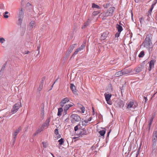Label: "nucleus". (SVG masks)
Masks as SVG:
<instances>
[{"label":"nucleus","mask_w":157,"mask_h":157,"mask_svg":"<svg viewBox=\"0 0 157 157\" xmlns=\"http://www.w3.org/2000/svg\"><path fill=\"white\" fill-rule=\"evenodd\" d=\"M43 129V128L42 127H41L40 128H39L38 130H36L34 134L35 135H36L38 134L40 132L42 131Z\"/></svg>","instance_id":"32"},{"label":"nucleus","mask_w":157,"mask_h":157,"mask_svg":"<svg viewBox=\"0 0 157 157\" xmlns=\"http://www.w3.org/2000/svg\"><path fill=\"white\" fill-rule=\"evenodd\" d=\"M5 40V39L3 38L2 37L0 38V43H3Z\"/></svg>","instance_id":"38"},{"label":"nucleus","mask_w":157,"mask_h":157,"mask_svg":"<svg viewBox=\"0 0 157 157\" xmlns=\"http://www.w3.org/2000/svg\"><path fill=\"white\" fill-rule=\"evenodd\" d=\"M144 67V64L142 63L138 66V67L136 69V71L138 73L140 72Z\"/></svg>","instance_id":"11"},{"label":"nucleus","mask_w":157,"mask_h":157,"mask_svg":"<svg viewBox=\"0 0 157 157\" xmlns=\"http://www.w3.org/2000/svg\"><path fill=\"white\" fill-rule=\"evenodd\" d=\"M18 133H16V132H14V133H13V142H14L15 141V140H16V136H17V135Z\"/></svg>","instance_id":"35"},{"label":"nucleus","mask_w":157,"mask_h":157,"mask_svg":"<svg viewBox=\"0 0 157 157\" xmlns=\"http://www.w3.org/2000/svg\"><path fill=\"white\" fill-rule=\"evenodd\" d=\"M85 46V44H82V45L79 48L77 49L74 52L73 54L72 55L71 57H73L74 55L77 54L78 52H80L81 50L84 49Z\"/></svg>","instance_id":"6"},{"label":"nucleus","mask_w":157,"mask_h":157,"mask_svg":"<svg viewBox=\"0 0 157 157\" xmlns=\"http://www.w3.org/2000/svg\"><path fill=\"white\" fill-rule=\"evenodd\" d=\"M36 26V22L34 21H32L29 23V29L31 30L33 28Z\"/></svg>","instance_id":"16"},{"label":"nucleus","mask_w":157,"mask_h":157,"mask_svg":"<svg viewBox=\"0 0 157 157\" xmlns=\"http://www.w3.org/2000/svg\"><path fill=\"white\" fill-rule=\"evenodd\" d=\"M80 125V124H78V125L76 126L74 128V130L76 131L78 129V126Z\"/></svg>","instance_id":"41"},{"label":"nucleus","mask_w":157,"mask_h":157,"mask_svg":"<svg viewBox=\"0 0 157 157\" xmlns=\"http://www.w3.org/2000/svg\"><path fill=\"white\" fill-rule=\"evenodd\" d=\"M45 79V77H43L42 78L41 81L40 82L39 86L37 90V92H40L43 89L44 81Z\"/></svg>","instance_id":"8"},{"label":"nucleus","mask_w":157,"mask_h":157,"mask_svg":"<svg viewBox=\"0 0 157 157\" xmlns=\"http://www.w3.org/2000/svg\"><path fill=\"white\" fill-rule=\"evenodd\" d=\"M8 12L7 11H6L5 13L3 15L4 17L5 18H8L9 17L7 15V14H8Z\"/></svg>","instance_id":"36"},{"label":"nucleus","mask_w":157,"mask_h":157,"mask_svg":"<svg viewBox=\"0 0 157 157\" xmlns=\"http://www.w3.org/2000/svg\"><path fill=\"white\" fill-rule=\"evenodd\" d=\"M70 118H71V122L73 124L80 121L81 120L80 116L76 114H72L70 116Z\"/></svg>","instance_id":"4"},{"label":"nucleus","mask_w":157,"mask_h":157,"mask_svg":"<svg viewBox=\"0 0 157 157\" xmlns=\"http://www.w3.org/2000/svg\"><path fill=\"white\" fill-rule=\"evenodd\" d=\"M109 5L110 4L109 3H107L103 5V6L105 8H107L109 6Z\"/></svg>","instance_id":"37"},{"label":"nucleus","mask_w":157,"mask_h":157,"mask_svg":"<svg viewBox=\"0 0 157 157\" xmlns=\"http://www.w3.org/2000/svg\"><path fill=\"white\" fill-rule=\"evenodd\" d=\"M82 126H84V125H86V123H85V122H84V121L82 122Z\"/></svg>","instance_id":"52"},{"label":"nucleus","mask_w":157,"mask_h":157,"mask_svg":"<svg viewBox=\"0 0 157 157\" xmlns=\"http://www.w3.org/2000/svg\"><path fill=\"white\" fill-rule=\"evenodd\" d=\"M154 118V116H152L150 118L149 122H152Z\"/></svg>","instance_id":"45"},{"label":"nucleus","mask_w":157,"mask_h":157,"mask_svg":"<svg viewBox=\"0 0 157 157\" xmlns=\"http://www.w3.org/2000/svg\"><path fill=\"white\" fill-rule=\"evenodd\" d=\"M152 147L155 148L157 142V131L154 130L152 137Z\"/></svg>","instance_id":"3"},{"label":"nucleus","mask_w":157,"mask_h":157,"mask_svg":"<svg viewBox=\"0 0 157 157\" xmlns=\"http://www.w3.org/2000/svg\"><path fill=\"white\" fill-rule=\"evenodd\" d=\"M153 8L152 7H151L150 10L147 13L148 17H149V15H151Z\"/></svg>","instance_id":"30"},{"label":"nucleus","mask_w":157,"mask_h":157,"mask_svg":"<svg viewBox=\"0 0 157 157\" xmlns=\"http://www.w3.org/2000/svg\"><path fill=\"white\" fill-rule=\"evenodd\" d=\"M77 45L76 44H73L71 45L70 47L68 48L67 51L66 53V55L67 56H69L70 54V53L72 52L73 49L75 48V45Z\"/></svg>","instance_id":"7"},{"label":"nucleus","mask_w":157,"mask_h":157,"mask_svg":"<svg viewBox=\"0 0 157 157\" xmlns=\"http://www.w3.org/2000/svg\"><path fill=\"white\" fill-rule=\"evenodd\" d=\"M54 133L56 135H57L58 134V129H56L55 130Z\"/></svg>","instance_id":"44"},{"label":"nucleus","mask_w":157,"mask_h":157,"mask_svg":"<svg viewBox=\"0 0 157 157\" xmlns=\"http://www.w3.org/2000/svg\"><path fill=\"white\" fill-rule=\"evenodd\" d=\"M77 105L78 107L81 108L82 106H83L80 103H77Z\"/></svg>","instance_id":"48"},{"label":"nucleus","mask_w":157,"mask_h":157,"mask_svg":"<svg viewBox=\"0 0 157 157\" xmlns=\"http://www.w3.org/2000/svg\"><path fill=\"white\" fill-rule=\"evenodd\" d=\"M40 46H37V50L38 51V54L39 53V52H40L39 49H40Z\"/></svg>","instance_id":"50"},{"label":"nucleus","mask_w":157,"mask_h":157,"mask_svg":"<svg viewBox=\"0 0 157 157\" xmlns=\"http://www.w3.org/2000/svg\"><path fill=\"white\" fill-rule=\"evenodd\" d=\"M67 110H64V111H63V113L64 115H66L67 114Z\"/></svg>","instance_id":"54"},{"label":"nucleus","mask_w":157,"mask_h":157,"mask_svg":"<svg viewBox=\"0 0 157 157\" xmlns=\"http://www.w3.org/2000/svg\"><path fill=\"white\" fill-rule=\"evenodd\" d=\"M58 138H60L61 137V136L60 135H59V136H58Z\"/></svg>","instance_id":"64"},{"label":"nucleus","mask_w":157,"mask_h":157,"mask_svg":"<svg viewBox=\"0 0 157 157\" xmlns=\"http://www.w3.org/2000/svg\"><path fill=\"white\" fill-rule=\"evenodd\" d=\"M144 55V51H141L138 55V57L139 58H142L143 57Z\"/></svg>","instance_id":"31"},{"label":"nucleus","mask_w":157,"mask_h":157,"mask_svg":"<svg viewBox=\"0 0 157 157\" xmlns=\"http://www.w3.org/2000/svg\"><path fill=\"white\" fill-rule=\"evenodd\" d=\"M122 73V75H126L128 74L130 72V71L127 70H121Z\"/></svg>","instance_id":"26"},{"label":"nucleus","mask_w":157,"mask_h":157,"mask_svg":"<svg viewBox=\"0 0 157 157\" xmlns=\"http://www.w3.org/2000/svg\"><path fill=\"white\" fill-rule=\"evenodd\" d=\"M41 113H40V117L42 118H43L44 117V107H42L41 109Z\"/></svg>","instance_id":"25"},{"label":"nucleus","mask_w":157,"mask_h":157,"mask_svg":"<svg viewBox=\"0 0 157 157\" xmlns=\"http://www.w3.org/2000/svg\"><path fill=\"white\" fill-rule=\"evenodd\" d=\"M5 68V66H4L3 67H2L1 69V71H0V72H2V71H4V70Z\"/></svg>","instance_id":"53"},{"label":"nucleus","mask_w":157,"mask_h":157,"mask_svg":"<svg viewBox=\"0 0 157 157\" xmlns=\"http://www.w3.org/2000/svg\"><path fill=\"white\" fill-rule=\"evenodd\" d=\"M116 28L118 30L117 32H121L123 30V28L122 26L117 24L116 25Z\"/></svg>","instance_id":"20"},{"label":"nucleus","mask_w":157,"mask_h":157,"mask_svg":"<svg viewBox=\"0 0 157 157\" xmlns=\"http://www.w3.org/2000/svg\"><path fill=\"white\" fill-rule=\"evenodd\" d=\"M105 130H106L104 128V130L100 131L99 133L101 136H104L105 133Z\"/></svg>","instance_id":"27"},{"label":"nucleus","mask_w":157,"mask_h":157,"mask_svg":"<svg viewBox=\"0 0 157 157\" xmlns=\"http://www.w3.org/2000/svg\"><path fill=\"white\" fill-rule=\"evenodd\" d=\"M23 5L22 3L21 5V7L18 9V11L17 14L18 18V24L21 25L24 15V10L22 7Z\"/></svg>","instance_id":"2"},{"label":"nucleus","mask_w":157,"mask_h":157,"mask_svg":"<svg viewBox=\"0 0 157 157\" xmlns=\"http://www.w3.org/2000/svg\"><path fill=\"white\" fill-rule=\"evenodd\" d=\"M144 103H146L147 101V97H144Z\"/></svg>","instance_id":"46"},{"label":"nucleus","mask_w":157,"mask_h":157,"mask_svg":"<svg viewBox=\"0 0 157 157\" xmlns=\"http://www.w3.org/2000/svg\"><path fill=\"white\" fill-rule=\"evenodd\" d=\"M54 84L55 83H54L52 85V86H51V89H50L49 90H51L52 89V88L53 87V85H54Z\"/></svg>","instance_id":"59"},{"label":"nucleus","mask_w":157,"mask_h":157,"mask_svg":"<svg viewBox=\"0 0 157 157\" xmlns=\"http://www.w3.org/2000/svg\"><path fill=\"white\" fill-rule=\"evenodd\" d=\"M21 106V102H18L17 103L14 105L11 110V113H12L14 114L16 113Z\"/></svg>","instance_id":"5"},{"label":"nucleus","mask_w":157,"mask_h":157,"mask_svg":"<svg viewBox=\"0 0 157 157\" xmlns=\"http://www.w3.org/2000/svg\"><path fill=\"white\" fill-rule=\"evenodd\" d=\"M92 118V117H90L89 118V120H88V121H91V120Z\"/></svg>","instance_id":"60"},{"label":"nucleus","mask_w":157,"mask_h":157,"mask_svg":"<svg viewBox=\"0 0 157 157\" xmlns=\"http://www.w3.org/2000/svg\"><path fill=\"white\" fill-rule=\"evenodd\" d=\"M108 34V32L107 31H106L102 33L101 36V40H105L106 39Z\"/></svg>","instance_id":"18"},{"label":"nucleus","mask_w":157,"mask_h":157,"mask_svg":"<svg viewBox=\"0 0 157 157\" xmlns=\"http://www.w3.org/2000/svg\"><path fill=\"white\" fill-rule=\"evenodd\" d=\"M121 32H117L115 34V36L116 38H118L120 36Z\"/></svg>","instance_id":"39"},{"label":"nucleus","mask_w":157,"mask_h":157,"mask_svg":"<svg viewBox=\"0 0 157 157\" xmlns=\"http://www.w3.org/2000/svg\"><path fill=\"white\" fill-rule=\"evenodd\" d=\"M124 104L123 101H121L120 102V107L121 108L123 107L124 106Z\"/></svg>","instance_id":"43"},{"label":"nucleus","mask_w":157,"mask_h":157,"mask_svg":"<svg viewBox=\"0 0 157 157\" xmlns=\"http://www.w3.org/2000/svg\"><path fill=\"white\" fill-rule=\"evenodd\" d=\"M50 122V118L47 119L45 121V123H44L42 126L43 128H44L45 127L47 128L49 126V122Z\"/></svg>","instance_id":"14"},{"label":"nucleus","mask_w":157,"mask_h":157,"mask_svg":"<svg viewBox=\"0 0 157 157\" xmlns=\"http://www.w3.org/2000/svg\"><path fill=\"white\" fill-rule=\"evenodd\" d=\"M91 20L88 19L84 23V25L82 27V29H85L88 26L91 22Z\"/></svg>","instance_id":"17"},{"label":"nucleus","mask_w":157,"mask_h":157,"mask_svg":"<svg viewBox=\"0 0 157 157\" xmlns=\"http://www.w3.org/2000/svg\"><path fill=\"white\" fill-rule=\"evenodd\" d=\"M63 111V109L62 108H59L58 109V112L57 113V115L58 116H60L61 115V113Z\"/></svg>","instance_id":"28"},{"label":"nucleus","mask_w":157,"mask_h":157,"mask_svg":"<svg viewBox=\"0 0 157 157\" xmlns=\"http://www.w3.org/2000/svg\"><path fill=\"white\" fill-rule=\"evenodd\" d=\"M100 16L101 17L103 20L105 19L107 17L109 16L106 12L101 13Z\"/></svg>","instance_id":"19"},{"label":"nucleus","mask_w":157,"mask_h":157,"mask_svg":"<svg viewBox=\"0 0 157 157\" xmlns=\"http://www.w3.org/2000/svg\"><path fill=\"white\" fill-rule=\"evenodd\" d=\"M88 120H85L84 121L85 122V123H86V124L88 122Z\"/></svg>","instance_id":"57"},{"label":"nucleus","mask_w":157,"mask_h":157,"mask_svg":"<svg viewBox=\"0 0 157 157\" xmlns=\"http://www.w3.org/2000/svg\"><path fill=\"white\" fill-rule=\"evenodd\" d=\"M152 122H149V128H148L149 131V130H150V127L152 124Z\"/></svg>","instance_id":"47"},{"label":"nucleus","mask_w":157,"mask_h":157,"mask_svg":"<svg viewBox=\"0 0 157 157\" xmlns=\"http://www.w3.org/2000/svg\"><path fill=\"white\" fill-rule=\"evenodd\" d=\"M74 104L73 103L72 104L66 105L64 108V110H67L71 107Z\"/></svg>","instance_id":"23"},{"label":"nucleus","mask_w":157,"mask_h":157,"mask_svg":"<svg viewBox=\"0 0 157 157\" xmlns=\"http://www.w3.org/2000/svg\"><path fill=\"white\" fill-rule=\"evenodd\" d=\"M21 127H19L17 129L20 131L21 130Z\"/></svg>","instance_id":"58"},{"label":"nucleus","mask_w":157,"mask_h":157,"mask_svg":"<svg viewBox=\"0 0 157 157\" xmlns=\"http://www.w3.org/2000/svg\"><path fill=\"white\" fill-rule=\"evenodd\" d=\"M155 61L153 60H151L149 62V71H150L151 70L154 68Z\"/></svg>","instance_id":"15"},{"label":"nucleus","mask_w":157,"mask_h":157,"mask_svg":"<svg viewBox=\"0 0 157 157\" xmlns=\"http://www.w3.org/2000/svg\"><path fill=\"white\" fill-rule=\"evenodd\" d=\"M100 11H94L93 13V14L94 16H96L100 13Z\"/></svg>","instance_id":"33"},{"label":"nucleus","mask_w":157,"mask_h":157,"mask_svg":"<svg viewBox=\"0 0 157 157\" xmlns=\"http://www.w3.org/2000/svg\"><path fill=\"white\" fill-rule=\"evenodd\" d=\"M80 109L81 110L82 112V113H84L85 111V108L84 106H82V107H81Z\"/></svg>","instance_id":"40"},{"label":"nucleus","mask_w":157,"mask_h":157,"mask_svg":"<svg viewBox=\"0 0 157 157\" xmlns=\"http://www.w3.org/2000/svg\"><path fill=\"white\" fill-rule=\"evenodd\" d=\"M139 149L138 150V151H137V152H136V157H137L138 155V154H139Z\"/></svg>","instance_id":"55"},{"label":"nucleus","mask_w":157,"mask_h":157,"mask_svg":"<svg viewBox=\"0 0 157 157\" xmlns=\"http://www.w3.org/2000/svg\"><path fill=\"white\" fill-rule=\"evenodd\" d=\"M105 97L106 99V101H107V103L108 104H109V103H108V101H109V100H110V98L111 97V95L110 94H105Z\"/></svg>","instance_id":"21"},{"label":"nucleus","mask_w":157,"mask_h":157,"mask_svg":"<svg viewBox=\"0 0 157 157\" xmlns=\"http://www.w3.org/2000/svg\"><path fill=\"white\" fill-rule=\"evenodd\" d=\"M92 7L93 8H96L98 9H100L101 8L100 6H99L95 4L94 3L92 4Z\"/></svg>","instance_id":"29"},{"label":"nucleus","mask_w":157,"mask_h":157,"mask_svg":"<svg viewBox=\"0 0 157 157\" xmlns=\"http://www.w3.org/2000/svg\"><path fill=\"white\" fill-rule=\"evenodd\" d=\"M59 79V78H57L55 80V82H54V83H55V82L57 81V80H58V79Z\"/></svg>","instance_id":"63"},{"label":"nucleus","mask_w":157,"mask_h":157,"mask_svg":"<svg viewBox=\"0 0 157 157\" xmlns=\"http://www.w3.org/2000/svg\"><path fill=\"white\" fill-rule=\"evenodd\" d=\"M87 134V132L85 128H83L82 131H81L79 133V135H81L82 136L83 135H86Z\"/></svg>","instance_id":"22"},{"label":"nucleus","mask_w":157,"mask_h":157,"mask_svg":"<svg viewBox=\"0 0 157 157\" xmlns=\"http://www.w3.org/2000/svg\"><path fill=\"white\" fill-rule=\"evenodd\" d=\"M115 8L113 7H110L106 12L109 16H112L114 12Z\"/></svg>","instance_id":"9"},{"label":"nucleus","mask_w":157,"mask_h":157,"mask_svg":"<svg viewBox=\"0 0 157 157\" xmlns=\"http://www.w3.org/2000/svg\"><path fill=\"white\" fill-rule=\"evenodd\" d=\"M64 139L63 138H61L58 140V142L59 143V144L60 145H62L63 144Z\"/></svg>","instance_id":"34"},{"label":"nucleus","mask_w":157,"mask_h":157,"mask_svg":"<svg viewBox=\"0 0 157 157\" xmlns=\"http://www.w3.org/2000/svg\"><path fill=\"white\" fill-rule=\"evenodd\" d=\"M42 144L43 147H44L46 148L47 147V144L46 143L43 142L42 143Z\"/></svg>","instance_id":"42"},{"label":"nucleus","mask_w":157,"mask_h":157,"mask_svg":"<svg viewBox=\"0 0 157 157\" xmlns=\"http://www.w3.org/2000/svg\"><path fill=\"white\" fill-rule=\"evenodd\" d=\"M110 100H109V101H108V103H109V104L110 105L111 104V101H110Z\"/></svg>","instance_id":"61"},{"label":"nucleus","mask_w":157,"mask_h":157,"mask_svg":"<svg viewBox=\"0 0 157 157\" xmlns=\"http://www.w3.org/2000/svg\"><path fill=\"white\" fill-rule=\"evenodd\" d=\"M70 88L72 90L73 93L75 95H78L77 91L76 90L75 87L73 84L71 83L70 84Z\"/></svg>","instance_id":"13"},{"label":"nucleus","mask_w":157,"mask_h":157,"mask_svg":"<svg viewBox=\"0 0 157 157\" xmlns=\"http://www.w3.org/2000/svg\"><path fill=\"white\" fill-rule=\"evenodd\" d=\"M20 131H19V130H18V129H17L16 130V131L15 132H16V133H18Z\"/></svg>","instance_id":"56"},{"label":"nucleus","mask_w":157,"mask_h":157,"mask_svg":"<svg viewBox=\"0 0 157 157\" xmlns=\"http://www.w3.org/2000/svg\"><path fill=\"white\" fill-rule=\"evenodd\" d=\"M156 3V2H154L152 4L151 6V7H152L153 8H154V6L155 5V4Z\"/></svg>","instance_id":"49"},{"label":"nucleus","mask_w":157,"mask_h":157,"mask_svg":"<svg viewBox=\"0 0 157 157\" xmlns=\"http://www.w3.org/2000/svg\"><path fill=\"white\" fill-rule=\"evenodd\" d=\"M69 101V100L67 98H66L63 99L60 103V106L62 107H63L64 106L65 104Z\"/></svg>","instance_id":"10"},{"label":"nucleus","mask_w":157,"mask_h":157,"mask_svg":"<svg viewBox=\"0 0 157 157\" xmlns=\"http://www.w3.org/2000/svg\"><path fill=\"white\" fill-rule=\"evenodd\" d=\"M137 106V104H134V102L132 101L129 102L128 103V104L127 108L128 109H129L131 108H132L134 109Z\"/></svg>","instance_id":"12"},{"label":"nucleus","mask_w":157,"mask_h":157,"mask_svg":"<svg viewBox=\"0 0 157 157\" xmlns=\"http://www.w3.org/2000/svg\"><path fill=\"white\" fill-rule=\"evenodd\" d=\"M144 19L143 17H141L140 18V22L141 23L142 21L144 20Z\"/></svg>","instance_id":"51"},{"label":"nucleus","mask_w":157,"mask_h":157,"mask_svg":"<svg viewBox=\"0 0 157 157\" xmlns=\"http://www.w3.org/2000/svg\"><path fill=\"white\" fill-rule=\"evenodd\" d=\"M152 37L153 35L152 34L150 33H148L146 36V38L142 44V45L149 51L151 50L153 48L152 42Z\"/></svg>","instance_id":"1"},{"label":"nucleus","mask_w":157,"mask_h":157,"mask_svg":"<svg viewBox=\"0 0 157 157\" xmlns=\"http://www.w3.org/2000/svg\"><path fill=\"white\" fill-rule=\"evenodd\" d=\"M109 134H110V132H108V133H107V137H108L109 136Z\"/></svg>","instance_id":"62"},{"label":"nucleus","mask_w":157,"mask_h":157,"mask_svg":"<svg viewBox=\"0 0 157 157\" xmlns=\"http://www.w3.org/2000/svg\"><path fill=\"white\" fill-rule=\"evenodd\" d=\"M122 71H121L116 73L114 75V77H119L120 76H122Z\"/></svg>","instance_id":"24"}]
</instances>
